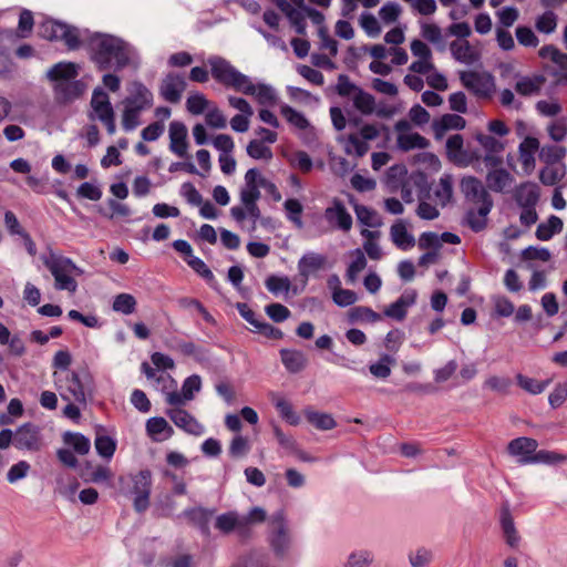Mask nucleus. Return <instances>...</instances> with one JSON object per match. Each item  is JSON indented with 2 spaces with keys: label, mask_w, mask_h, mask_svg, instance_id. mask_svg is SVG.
Masks as SVG:
<instances>
[{
  "label": "nucleus",
  "mask_w": 567,
  "mask_h": 567,
  "mask_svg": "<svg viewBox=\"0 0 567 567\" xmlns=\"http://www.w3.org/2000/svg\"><path fill=\"white\" fill-rule=\"evenodd\" d=\"M380 136V128L377 124L365 123L358 133L348 135L344 142V152L348 155L363 157L370 150L369 142Z\"/></svg>",
  "instance_id": "8"
},
{
  "label": "nucleus",
  "mask_w": 567,
  "mask_h": 567,
  "mask_svg": "<svg viewBox=\"0 0 567 567\" xmlns=\"http://www.w3.org/2000/svg\"><path fill=\"white\" fill-rule=\"evenodd\" d=\"M280 357L285 368L291 373L300 372L307 364L305 354L299 350L284 349Z\"/></svg>",
  "instance_id": "36"
},
{
  "label": "nucleus",
  "mask_w": 567,
  "mask_h": 567,
  "mask_svg": "<svg viewBox=\"0 0 567 567\" xmlns=\"http://www.w3.org/2000/svg\"><path fill=\"white\" fill-rule=\"evenodd\" d=\"M266 288L275 296L288 293L291 282L288 277L269 276L265 281Z\"/></svg>",
  "instance_id": "56"
},
{
  "label": "nucleus",
  "mask_w": 567,
  "mask_h": 567,
  "mask_svg": "<svg viewBox=\"0 0 567 567\" xmlns=\"http://www.w3.org/2000/svg\"><path fill=\"white\" fill-rule=\"evenodd\" d=\"M452 56L466 65H472L480 60V53L466 40L453 41L450 44Z\"/></svg>",
  "instance_id": "30"
},
{
  "label": "nucleus",
  "mask_w": 567,
  "mask_h": 567,
  "mask_svg": "<svg viewBox=\"0 0 567 567\" xmlns=\"http://www.w3.org/2000/svg\"><path fill=\"white\" fill-rule=\"evenodd\" d=\"M166 415L178 429L188 434L199 436L205 432L204 425L182 408H171L166 411Z\"/></svg>",
  "instance_id": "16"
},
{
  "label": "nucleus",
  "mask_w": 567,
  "mask_h": 567,
  "mask_svg": "<svg viewBox=\"0 0 567 567\" xmlns=\"http://www.w3.org/2000/svg\"><path fill=\"white\" fill-rule=\"evenodd\" d=\"M271 523L277 527L270 536V547L278 557H285L290 548L291 539L285 524L282 512H278L271 518Z\"/></svg>",
  "instance_id": "12"
},
{
  "label": "nucleus",
  "mask_w": 567,
  "mask_h": 567,
  "mask_svg": "<svg viewBox=\"0 0 567 567\" xmlns=\"http://www.w3.org/2000/svg\"><path fill=\"white\" fill-rule=\"evenodd\" d=\"M207 64L210 68L212 76L225 87L234 89L237 92L240 89H246L244 85L248 83V75L238 71L226 59L213 55L208 58Z\"/></svg>",
  "instance_id": "5"
},
{
  "label": "nucleus",
  "mask_w": 567,
  "mask_h": 567,
  "mask_svg": "<svg viewBox=\"0 0 567 567\" xmlns=\"http://www.w3.org/2000/svg\"><path fill=\"white\" fill-rule=\"evenodd\" d=\"M545 83L543 75L523 76L517 80L515 90L518 94L530 96L538 93Z\"/></svg>",
  "instance_id": "38"
},
{
  "label": "nucleus",
  "mask_w": 567,
  "mask_h": 567,
  "mask_svg": "<svg viewBox=\"0 0 567 567\" xmlns=\"http://www.w3.org/2000/svg\"><path fill=\"white\" fill-rule=\"evenodd\" d=\"M307 420L318 430L327 431L336 427L334 419L327 413H320L312 410L305 411Z\"/></svg>",
  "instance_id": "50"
},
{
  "label": "nucleus",
  "mask_w": 567,
  "mask_h": 567,
  "mask_svg": "<svg viewBox=\"0 0 567 567\" xmlns=\"http://www.w3.org/2000/svg\"><path fill=\"white\" fill-rule=\"evenodd\" d=\"M499 523L506 544L511 548H517L520 544V536L515 527L508 505L502 507Z\"/></svg>",
  "instance_id": "25"
},
{
  "label": "nucleus",
  "mask_w": 567,
  "mask_h": 567,
  "mask_svg": "<svg viewBox=\"0 0 567 567\" xmlns=\"http://www.w3.org/2000/svg\"><path fill=\"white\" fill-rule=\"evenodd\" d=\"M91 59L100 70L124 69L130 63L131 49L120 38L95 34L90 40Z\"/></svg>",
  "instance_id": "1"
},
{
  "label": "nucleus",
  "mask_w": 567,
  "mask_h": 567,
  "mask_svg": "<svg viewBox=\"0 0 567 567\" xmlns=\"http://www.w3.org/2000/svg\"><path fill=\"white\" fill-rule=\"evenodd\" d=\"M527 462H532V464L543 463V464H557L564 463L567 461V455L560 454L554 451L540 450L535 452L534 457L526 460Z\"/></svg>",
  "instance_id": "55"
},
{
  "label": "nucleus",
  "mask_w": 567,
  "mask_h": 567,
  "mask_svg": "<svg viewBox=\"0 0 567 567\" xmlns=\"http://www.w3.org/2000/svg\"><path fill=\"white\" fill-rule=\"evenodd\" d=\"M516 381L519 388L533 395L543 393L550 383L549 380L538 381L522 373L516 375Z\"/></svg>",
  "instance_id": "46"
},
{
  "label": "nucleus",
  "mask_w": 567,
  "mask_h": 567,
  "mask_svg": "<svg viewBox=\"0 0 567 567\" xmlns=\"http://www.w3.org/2000/svg\"><path fill=\"white\" fill-rule=\"evenodd\" d=\"M430 142L419 133L399 134L396 145L401 151L424 150Z\"/></svg>",
  "instance_id": "39"
},
{
  "label": "nucleus",
  "mask_w": 567,
  "mask_h": 567,
  "mask_svg": "<svg viewBox=\"0 0 567 567\" xmlns=\"http://www.w3.org/2000/svg\"><path fill=\"white\" fill-rule=\"evenodd\" d=\"M165 431L168 432L167 436H169L173 432L168 422L164 417L155 416L147 420L146 432L154 441L161 440L158 435H161Z\"/></svg>",
  "instance_id": "54"
},
{
  "label": "nucleus",
  "mask_w": 567,
  "mask_h": 567,
  "mask_svg": "<svg viewBox=\"0 0 567 567\" xmlns=\"http://www.w3.org/2000/svg\"><path fill=\"white\" fill-rule=\"evenodd\" d=\"M492 301L494 305V313L497 317L507 318L511 317L515 311L514 303L506 296H494Z\"/></svg>",
  "instance_id": "62"
},
{
  "label": "nucleus",
  "mask_w": 567,
  "mask_h": 567,
  "mask_svg": "<svg viewBox=\"0 0 567 567\" xmlns=\"http://www.w3.org/2000/svg\"><path fill=\"white\" fill-rule=\"evenodd\" d=\"M186 80L183 74L168 73L161 83L159 93L169 103H178L186 90Z\"/></svg>",
  "instance_id": "15"
},
{
  "label": "nucleus",
  "mask_w": 567,
  "mask_h": 567,
  "mask_svg": "<svg viewBox=\"0 0 567 567\" xmlns=\"http://www.w3.org/2000/svg\"><path fill=\"white\" fill-rule=\"evenodd\" d=\"M246 152L254 159L270 161L274 156L271 148L259 140H251L246 147Z\"/></svg>",
  "instance_id": "52"
},
{
  "label": "nucleus",
  "mask_w": 567,
  "mask_h": 567,
  "mask_svg": "<svg viewBox=\"0 0 567 567\" xmlns=\"http://www.w3.org/2000/svg\"><path fill=\"white\" fill-rule=\"evenodd\" d=\"M271 402L275 408L278 410L280 416L290 425H298L300 423V416L293 410L291 403L287 401L284 396L271 393L270 394Z\"/></svg>",
  "instance_id": "34"
},
{
  "label": "nucleus",
  "mask_w": 567,
  "mask_h": 567,
  "mask_svg": "<svg viewBox=\"0 0 567 567\" xmlns=\"http://www.w3.org/2000/svg\"><path fill=\"white\" fill-rule=\"evenodd\" d=\"M336 92L341 97H350L353 107L362 115H372L375 111V97L351 82L347 74L338 76Z\"/></svg>",
  "instance_id": "4"
},
{
  "label": "nucleus",
  "mask_w": 567,
  "mask_h": 567,
  "mask_svg": "<svg viewBox=\"0 0 567 567\" xmlns=\"http://www.w3.org/2000/svg\"><path fill=\"white\" fill-rule=\"evenodd\" d=\"M460 80L467 90L478 97H491L495 91V80L491 73L462 71Z\"/></svg>",
  "instance_id": "9"
},
{
  "label": "nucleus",
  "mask_w": 567,
  "mask_h": 567,
  "mask_svg": "<svg viewBox=\"0 0 567 567\" xmlns=\"http://www.w3.org/2000/svg\"><path fill=\"white\" fill-rule=\"evenodd\" d=\"M390 236L393 244L402 250H408L415 245L414 236L408 231L404 220H396L390 229Z\"/></svg>",
  "instance_id": "31"
},
{
  "label": "nucleus",
  "mask_w": 567,
  "mask_h": 567,
  "mask_svg": "<svg viewBox=\"0 0 567 567\" xmlns=\"http://www.w3.org/2000/svg\"><path fill=\"white\" fill-rule=\"evenodd\" d=\"M244 86L247 89H240L239 92L255 96L259 104L272 106L277 103V93L271 85L264 83L255 84L248 76V83Z\"/></svg>",
  "instance_id": "21"
},
{
  "label": "nucleus",
  "mask_w": 567,
  "mask_h": 567,
  "mask_svg": "<svg viewBox=\"0 0 567 567\" xmlns=\"http://www.w3.org/2000/svg\"><path fill=\"white\" fill-rule=\"evenodd\" d=\"M39 35L50 41H63L69 50L80 48V32L76 28L49 19L39 25Z\"/></svg>",
  "instance_id": "6"
},
{
  "label": "nucleus",
  "mask_w": 567,
  "mask_h": 567,
  "mask_svg": "<svg viewBox=\"0 0 567 567\" xmlns=\"http://www.w3.org/2000/svg\"><path fill=\"white\" fill-rule=\"evenodd\" d=\"M64 444L71 446L73 451L79 455H85L90 452L91 442L81 433L65 432L63 434Z\"/></svg>",
  "instance_id": "42"
},
{
  "label": "nucleus",
  "mask_w": 567,
  "mask_h": 567,
  "mask_svg": "<svg viewBox=\"0 0 567 567\" xmlns=\"http://www.w3.org/2000/svg\"><path fill=\"white\" fill-rule=\"evenodd\" d=\"M395 360L389 354H382L378 362L369 365L370 373L378 379H386L391 374V365Z\"/></svg>",
  "instance_id": "51"
},
{
  "label": "nucleus",
  "mask_w": 567,
  "mask_h": 567,
  "mask_svg": "<svg viewBox=\"0 0 567 567\" xmlns=\"http://www.w3.org/2000/svg\"><path fill=\"white\" fill-rule=\"evenodd\" d=\"M280 113L291 126L298 130L303 131L312 128L308 118L301 112L292 109L288 104H282L280 106Z\"/></svg>",
  "instance_id": "43"
},
{
  "label": "nucleus",
  "mask_w": 567,
  "mask_h": 567,
  "mask_svg": "<svg viewBox=\"0 0 567 567\" xmlns=\"http://www.w3.org/2000/svg\"><path fill=\"white\" fill-rule=\"evenodd\" d=\"M353 259L347 269V280L350 284H354L358 279V275L363 271L367 267V258L361 249H355L352 252Z\"/></svg>",
  "instance_id": "47"
},
{
  "label": "nucleus",
  "mask_w": 567,
  "mask_h": 567,
  "mask_svg": "<svg viewBox=\"0 0 567 567\" xmlns=\"http://www.w3.org/2000/svg\"><path fill=\"white\" fill-rule=\"evenodd\" d=\"M90 105L89 118L91 121H100L110 135L115 134V113L107 93L100 87L95 89L92 93Z\"/></svg>",
  "instance_id": "7"
},
{
  "label": "nucleus",
  "mask_w": 567,
  "mask_h": 567,
  "mask_svg": "<svg viewBox=\"0 0 567 567\" xmlns=\"http://www.w3.org/2000/svg\"><path fill=\"white\" fill-rule=\"evenodd\" d=\"M260 187L259 171L257 168L248 169L245 174V185L239 194L241 204L257 203L261 196Z\"/></svg>",
  "instance_id": "22"
},
{
  "label": "nucleus",
  "mask_w": 567,
  "mask_h": 567,
  "mask_svg": "<svg viewBox=\"0 0 567 567\" xmlns=\"http://www.w3.org/2000/svg\"><path fill=\"white\" fill-rule=\"evenodd\" d=\"M123 104L143 112L153 105V94L141 82H134L130 95L123 101Z\"/></svg>",
  "instance_id": "19"
},
{
  "label": "nucleus",
  "mask_w": 567,
  "mask_h": 567,
  "mask_svg": "<svg viewBox=\"0 0 567 567\" xmlns=\"http://www.w3.org/2000/svg\"><path fill=\"white\" fill-rule=\"evenodd\" d=\"M567 154V150L558 145H545L539 150V159L546 165L560 162Z\"/></svg>",
  "instance_id": "49"
},
{
  "label": "nucleus",
  "mask_w": 567,
  "mask_h": 567,
  "mask_svg": "<svg viewBox=\"0 0 567 567\" xmlns=\"http://www.w3.org/2000/svg\"><path fill=\"white\" fill-rule=\"evenodd\" d=\"M169 151L178 157L188 158L187 127L183 122L169 123Z\"/></svg>",
  "instance_id": "17"
},
{
  "label": "nucleus",
  "mask_w": 567,
  "mask_h": 567,
  "mask_svg": "<svg viewBox=\"0 0 567 567\" xmlns=\"http://www.w3.org/2000/svg\"><path fill=\"white\" fill-rule=\"evenodd\" d=\"M354 212L358 220L364 226L378 228L382 225V219L380 215L372 208H369L363 205H357L354 207Z\"/></svg>",
  "instance_id": "48"
},
{
  "label": "nucleus",
  "mask_w": 567,
  "mask_h": 567,
  "mask_svg": "<svg viewBox=\"0 0 567 567\" xmlns=\"http://www.w3.org/2000/svg\"><path fill=\"white\" fill-rule=\"evenodd\" d=\"M285 210L287 213V218L293 223L298 228L302 227L301 214L303 207L298 199L289 198L284 203Z\"/></svg>",
  "instance_id": "59"
},
{
  "label": "nucleus",
  "mask_w": 567,
  "mask_h": 567,
  "mask_svg": "<svg viewBox=\"0 0 567 567\" xmlns=\"http://www.w3.org/2000/svg\"><path fill=\"white\" fill-rule=\"evenodd\" d=\"M512 386V380L507 377L489 375L484 381V388H487L499 394H508Z\"/></svg>",
  "instance_id": "57"
},
{
  "label": "nucleus",
  "mask_w": 567,
  "mask_h": 567,
  "mask_svg": "<svg viewBox=\"0 0 567 567\" xmlns=\"http://www.w3.org/2000/svg\"><path fill=\"white\" fill-rule=\"evenodd\" d=\"M535 107L540 115L546 117L557 116L563 110L560 103L556 99L549 101L540 100L536 103Z\"/></svg>",
  "instance_id": "64"
},
{
  "label": "nucleus",
  "mask_w": 567,
  "mask_h": 567,
  "mask_svg": "<svg viewBox=\"0 0 567 567\" xmlns=\"http://www.w3.org/2000/svg\"><path fill=\"white\" fill-rule=\"evenodd\" d=\"M279 9L288 18L296 32L300 35L306 33V12L303 9L296 7L291 0L279 3Z\"/></svg>",
  "instance_id": "29"
},
{
  "label": "nucleus",
  "mask_w": 567,
  "mask_h": 567,
  "mask_svg": "<svg viewBox=\"0 0 567 567\" xmlns=\"http://www.w3.org/2000/svg\"><path fill=\"white\" fill-rule=\"evenodd\" d=\"M557 25L558 16L551 10L543 12L535 19V28L539 33L551 34L556 31Z\"/></svg>",
  "instance_id": "45"
},
{
  "label": "nucleus",
  "mask_w": 567,
  "mask_h": 567,
  "mask_svg": "<svg viewBox=\"0 0 567 567\" xmlns=\"http://www.w3.org/2000/svg\"><path fill=\"white\" fill-rule=\"evenodd\" d=\"M416 292L414 290L403 292L399 299L384 310L389 318L402 321L406 317V309L415 303Z\"/></svg>",
  "instance_id": "28"
},
{
  "label": "nucleus",
  "mask_w": 567,
  "mask_h": 567,
  "mask_svg": "<svg viewBox=\"0 0 567 567\" xmlns=\"http://www.w3.org/2000/svg\"><path fill=\"white\" fill-rule=\"evenodd\" d=\"M538 447V442L534 439L522 436L512 440L508 443L507 451L512 456H517L522 465L532 464L526 460L533 458Z\"/></svg>",
  "instance_id": "18"
},
{
  "label": "nucleus",
  "mask_w": 567,
  "mask_h": 567,
  "mask_svg": "<svg viewBox=\"0 0 567 567\" xmlns=\"http://www.w3.org/2000/svg\"><path fill=\"white\" fill-rule=\"evenodd\" d=\"M53 91L59 102L66 103L80 97L84 92V85L75 79L60 81L53 84Z\"/></svg>",
  "instance_id": "24"
},
{
  "label": "nucleus",
  "mask_w": 567,
  "mask_h": 567,
  "mask_svg": "<svg viewBox=\"0 0 567 567\" xmlns=\"http://www.w3.org/2000/svg\"><path fill=\"white\" fill-rule=\"evenodd\" d=\"M563 220L558 216L551 215L546 223L537 226L536 237L539 240H549L555 234L563 230Z\"/></svg>",
  "instance_id": "40"
},
{
  "label": "nucleus",
  "mask_w": 567,
  "mask_h": 567,
  "mask_svg": "<svg viewBox=\"0 0 567 567\" xmlns=\"http://www.w3.org/2000/svg\"><path fill=\"white\" fill-rule=\"evenodd\" d=\"M137 301L131 293H120L113 300V310L123 315H131L136 309Z\"/></svg>",
  "instance_id": "53"
},
{
  "label": "nucleus",
  "mask_w": 567,
  "mask_h": 567,
  "mask_svg": "<svg viewBox=\"0 0 567 567\" xmlns=\"http://www.w3.org/2000/svg\"><path fill=\"white\" fill-rule=\"evenodd\" d=\"M539 150V141L536 137L527 136L519 144V161L523 169L529 174L535 168V154Z\"/></svg>",
  "instance_id": "27"
},
{
  "label": "nucleus",
  "mask_w": 567,
  "mask_h": 567,
  "mask_svg": "<svg viewBox=\"0 0 567 567\" xmlns=\"http://www.w3.org/2000/svg\"><path fill=\"white\" fill-rule=\"evenodd\" d=\"M326 265V257L323 255L309 251L305 254L298 261V271L301 277L308 279L310 274L320 270Z\"/></svg>",
  "instance_id": "32"
},
{
  "label": "nucleus",
  "mask_w": 567,
  "mask_h": 567,
  "mask_svg": "<svg viewBox=\"0 0 567 567\" xmlns=\"http://www.w3.org/2000/svg\"><path fill=\"white\" fill-rule=\"evenodd\" d=\"M348 318L351 323L354 322H377L382 319L381 315L369 307L358 306L348 311Z\"/></svg>",
  "instance_id": "44"
},
{
  "label": "nucleus",
  "mask_w": 567,
  "mask_h": 567,
  "mask_svg": "<svg viewBox=\"0 0 567 567\" xmlns=\"http://www.w3.org/2000/svg\"><path fill=\"white\" fill-rule=\"evenodd\" d=\"M152 474L148 470L140 471L133 477L134 508L138 513L145 512L150 506Z\"/></svg>",
  "instance_id": "10"
},
{
  "label": "nucleus",
  "mask_w": 567,
  "mask_h": 567,
  "mask_svg": "<svg viewBox=\"0 0 567 567\" xmlns=\"http://www.w3.org/2000/svg\"><path fill=\"white\" fill-rule=\"evenodd\" d=\"M514 199L519 207H535L539 200V187L532 182L522 183L514 190Z\"/></svg>",
  "instance_id": "26"
},
{
  "label": "nucleus",
  "mask_w": 567,
  "mask_h": 567,
  "mask_svg": "<svg viewBox=\"0 0 567 567\" xmlns=\"http://www.w3.org/2000/svg\"><path fill=\"white\" fill-rule=\"evenodd\" d=\"M43 264L53 276L56 290H65L70 293L76 291L75 277L81 276L83 271L70 258L50 254L43 259Z\"/></svg>",
  "instance_id": "3"
},
{
  "label": "nucleus",
  "mask_w": 567,
  "mask_h": 567,
  "mask_svg": "<svg viewBox=\"0 0 567 567\" xmlns=\"http://www.w3.org/2000/svg\"><path fill=\"white\" fill-rule=\"evenodd\" d=\"M79 71L75 63L59 62L54 64L47 73V76L54 84L60 81L73 80L78 76Z\"/></svg>",
  "instance_id": "33"
},
{
  "label": "nucleus",
  "mask_w": 567,
  "mask_h": 567,
  "mask_svg": "<svg viewBox=\"0 0 567 567\" xmlns=\"http://www.w3.org/2000/svg\"><path fill=\"white\" fill-rule=\"evenodd\" d=\"M243 206H234L230 208V215L237 223H243L249 218L252 223V230L256 228L257 220L260 218L261 213L257 203L241 204Z\"/></svg>",
  "instance_id": "35"
},
{
  "label": "nucleus",
  "mask_w": 567,
  "mask_h": 567,
  "mask_svg": "<svg viewBox=\"0 0 567 567\" xmlns=\"http://www.w3.org/2000/svg\"><path fill=\"white\" fill-rule=\"evenodd\" d=\"M54 382L59 389H64L69 395L61 394L64 400H74L79 403L85 402V392L80 377L74 371H69L65 377L54 372Z\"/></svg>",
  "instance_id": "11"
},
{
  "label": "nucleus",
  "mask_w": 567,
  "mask_h": 567,
  "mask_svg": "<svg viewBox=\"0 0 567 567\" xmlns=\"http://www.w3.org/2000/svg\"><path fill=\"white\" fill-rule=\"evenodd\" d=\"M244 516L237 512H227L216 517L215 527L224 534L237 532V534L246 538V525L244 524Z\"/></svg>",
  "instance_id": "20"
},
{
  "label": "nucleus",
  "mask_w": 567,
  "mask_h": 567,
  "mask_svg": "<svg viewBox=\"0 0 567 567\" xmlns=\"http://www.w3.org/2000/svg\"><path fill=\"white\" fill-rule=\"evenodd\" d=\"M515 35L518 43L523 47L536 48L539 44V39L529 27H517L515 30Z\"/></svg>",
  "instance_id": "61"
},
{
  "label": "nucleus",
  "mask_w": 567,
  "mask_h": 567,
  "mask_svg": "<svg viewBox=\"0 0 567 567\" xmlns=\"http://www.w3.org/2000/svg\"><path fill=\"white\" fill-rule=\"evenodd\" d=\"M460 188L466 200L475 205L466 212V221L474 231H481L487 223V215L493 208V199L482 182L474 176L462 178Z\"/></svg>",
  "instance_id": "2"
},
{
  "label": "nucleus",
  "mask_w": 567,
  "mask_h": 567,
  "mask_svg": "<svg viewBox=\"0 0 567 567\" xmlns=\"http://www.w3.org/2000/svg\"><path fill=\"white\" fill-rule=\"evenodd\" d=\"M95 450L104 458H111L116 450V442L107 435H97L95 437Z\"/></svg>",
  "instance_id": "58"
},
{
  "label": "nucleus",
  "mask_w": 567,
  "mask_h": 567,
  "mask_svg": "<svg viewBox=\"0 0 567 567\" xmlns=\"http://www.w3.org/2000/svg\"><path fill=\"white\" fill-rule=\"evenodd\" d=\"M402 13V8L396 2H386L379 10V17L385 24L394 23Z\"/></svg>",
  "instance_id": "60"
},
{
  "label": "nucleus",
  "mask_w": 567,
  "mask_h": 567,
  "mask_svg": "<svg viewBox=\"0 0 567 567\" xmlns=\"http://www.w3.org/2000/svg\"><path fill=\"white\" fill-rule=\"evenodd\" d=\"M13 445L18 450L39 451L41 447L40 429L35 424L24 423L17 429Z\"/></svg>",
  "instance_id": "14"
},
{
  "label": "nucleus",
  "mask_w": 567,
  "mask_h": 567,
  "mask_svg": "<svg viewBox=\"0 0 567 567\" xmlns=\"http://www.w3.org/2000/svg\"><path fill=\"white\" fill-rule=\"evenodd\" d=\"M209 105V101L202 93L190 94L186 100V109L190 114L199 115Z\"/></svg>",
  "instance_id": "63"
},
{
  "label": "nucleus",
  "mask_w": 567,
  "mask_h": 567,
  "mask_svg": "<svg viewBox=\"0 0 567 567\" xmlns=\"http://www.w3.org/2000/svg\"><path fill=\"white\" fill-rule=\"evenodd\" d=\"M374 561V555L371 550L360 548L352 550L346 561L343 563V567H370Z\"/></svg>",
  "instance_id": "41"
},
{
  "label": "nucleus",
  "mask_w": 567,
  "mask_h": 567,
  "mask_svg": "<svg viewBox=\"0 0 567 567\" xmlns=\"http://www.w3.org/2000/svg\"><path fill=\"white\" fill-rule=\"evenodd\" d=\"M323 217L332 228L346 233L352 228V216L347 210L344 204L338 198H334L331 205L324 209Z\"/></svg>",
  "instance_id": "13"
},
{
  "label": "nucleus",
  "mask_w": 567,
  "mask_h": 567,
  "mask_svg": "<svg viewBox=\"0 0 567 567\" xmlns=\"http://www.w3.org/2000/svg\"><path fill=\"white\" fill-rule=\"evenodd\" d=\"M514 182V176L505 168H493L486 175L487 188L495 193L509 192Z\"/></svg>",
  "instance_id": "23"
},
{
  "label": "nucleus",
  "mask_w": 567,
  "mask_h": 567,
  "mask_svg": "<svg viewBox=\"0 0 567 567\" xmlns=\"http://www.w3.org/2000/svg\"><path fill=\"white\" fill-rule=\"evenodd\" d=\"M434 197L441 207H445L453 197V177L450 174H443L434 189Z\"/></svg>",
  "instance_id": "37"
}]
</instances>
